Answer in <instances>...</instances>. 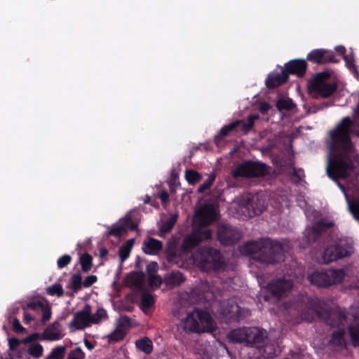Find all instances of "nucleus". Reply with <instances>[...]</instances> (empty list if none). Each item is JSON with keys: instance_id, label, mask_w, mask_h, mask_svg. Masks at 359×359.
Returning <instances> with one entry per match:
<instances>
[{"instance_id": "2eb2a0df", "label": "nucleus", "mask_w": 359, "mask_h": 359, "mask_svg": "<svg viewBox=\"0 0 359 359\" xmlns=\"http://www.w3.org/2000/svg\"><path fill=\"white\" fill-rule=\"evenodd\" d=\"M91 306L86 304L83 309L74 314L73 319L69 323V327L73 330H83L91 325Z\"/></svg>"}, {"instance_id": "c85d7f7f", "label": "nucleus", "mask_w": 359, "mask_h": 359, "mask_svg": "<svg viewBox=\"0 0 359 359\" xmlns=\"http://www.w3.org/2000/svg\"><path fill=\"white\" fill-rule=\"evenodd\" d=\"M178 217L177 213L172 214L163 223L160 227V236H163L164 234L169 233L172 229L177 221Z\"/></svg>"}, {"instance_id": "1a4fd4ad", "label": "nucleus", "mask_w": 359, "mask_h": 359, "mask_svg": "<svg viewBox=\"0 0 359 359\" xmlns=\"http://www.w3.org/2000/svg\"><path fill=\"white\" fill-rule=\"evenodd\" d=\"M353 252L351 242L347 239H339L338 241L327 245L323 250L322 259L324 263L329 264L350 256Z\"/></svg>"}, {"instance_id": "8fccbe9b", "label": "nucleus", "mask_w": 359, "mask_h": 359, "mask_svg": "<svg viewBox=\"0 0 359 359\" xmlns=\"http://www.w3.org/2000/svg\"><path fill=\"white\" fill-rule=\"evenodd\" d=\"M124 233H126L125 227L121 226V223L112 226L108 232V235L115 237H120Z\"/></svg>"}, {"instance_id": "680f3d73", "label": "nucleus", "mask_w": 359, "mask_h": 359, "mask_svg": "<svg viewBox=\"0 0 359 359\" xmlns=\"http://www.w3.org/2000/svg\"><path fill=\"white\" fill-rule=\"evenodd\" d=\"M13 329L17 333H20L25 330V329L20 324L19 320L17 318L14 319L13 320Z\"/></svg>"}, {"instance_id": "f704fd0d", "label": "nucleus", "mask_w": 359, "mask_h": 359, "mask_svg": "<svg viewBox=\"0 0 359 359\" xmlns=\"http://www.w3.org/2000/svg\"><path fill=\"white\" fill-rule=\"evenodd\" d=\"M155 303L154 297L149 292H143L141 295L140 308L142 311L151 308Z\"/></svg>"}, {"instance_id": "69168bd1", "label": "nucleus", "mask_w": 359, "mask_h": 359, "mask_svg": "<svg viewBox=\"0 0 359 359\" xmlns=\"http://www.w3.org/2000/svg\"><path fill=\"white\" fill-rule=\"evenodd\" d=\"M335 50L339 53L340 54L343 55H344V59L346 61L347 63L349 62V60L348 58V56L347 55H345V53H346V48L344 46H338L335 48Z\"/></svg>"}, {"instance_id": "f3484780", "label": "nucleus", "mask_w": 359, "mask_h": 359, "mask_svg": "<svg viewBox=\"0 0 359 359\" xmlns=\"http://www.w3.org/2000/svg\"><path fill=\"white\" fill-rule=\"evenodd\" d=\"M306 60L317 65H324L330 62L338 63L339 62L332 50L323 48L312 50L308 53Z\"/></svg>"}, {"instance_id": "3c124183", "label": "nucleus", "mask_w": 359, "mask_h": 359, "mask_svg": "<svg viewBox=\"0 0 359 359\" xmlns=\"http://www.w3.org/2000/svg\"><path fill=\"white\" fill-rule=\"evenodd\" d=\"M41 311L42 313L41 322L42 323H45L50 319L52 315L51 308L48 303L44 304Z\"/></svg>"}, {"instance_id": "79ce46f5", "label": "nucleus", "mask_w": 359, "mask_h": 359, "mask_svg": "<svg viewBox=\"0 0 359 359\" xmlns=\"http://www.w3.org/2000/svg\"><path fill=\"white\" fill-rule=\"evenodd\" d=\"M126 335V332L121 330L119 328L116 329L108 336L109 342H117L123 339Z\"/></svg>"}, {"instance_id": "5fc2aeb1", "label": "nucleus", "mask_w": 359, "mask_h": 359, "mask_svg": "<svg viewBox=\"0 0 359 359\" xmlns=\"http://www.w3.org/2000/svg\"><path fill=\"white\" fill-rule=\"evenodd\" d=\"M72 261V257L69 255H64L58 258L57 261V267L62 269L67 266Z\"/></svg>"}, {"instance_id": "7ed1b4c3", "label": "nucleus", "mask_w": 359, "mask_h": 359, "mask_svg": "<svg viewBox=\"0 0 359 359\" xmlns=\"http://www.w3.org/2000/svg\"><path fill=\"white\" fill-rule=\"evenodd\" d=\"M180 325L186 333L212 332L217 327L211 315L199 309L189 312L181 320Z\"/></svg>"}, {"instance_id": "6ab92c4d", "label": "nucleus", "mask_w": 359, "mask_h": 359, "mask_svg": "<svg viewBox=\"0 0 359 359\" xmlns=\"http://www.w3.org/2000/svg\"><path fill=\"white\" fill-rule=\"evenodd\" d=\"M323 318L326 324L331 327L344 325L346 323L347 317L344 311L337 309L325 311Z\"/></svg>"}, {"instance_id": "4468645a", "label": "nucleus", "mask_w": 359, "mask_h": 359, "mask_svg": "<svg viewBox=\"0 0 359 359\" xmlns=\"http://www.w3.org/2000/svg\"><path fill=\"white\" fill-rule=\"evenodd\" d=\"M293 287V283L290 279L279 278L269 283L266 286L267 292L272 297L280 299L286 295Z\"/></svg>"}, {"instance_id": "c9c22d12", "label": "nucleus", "mask_w": 359, "mask_h": 359, "mask_svg": "<svg viewBox=\"0 0 359 359\" xmlns=\"http://www.w3.org/2000/svg\"><path fill=\"white\" fill-rule=\"evenodd\" d=\"M204 285H198L191 289L189 293V297L194 299L195 301H200L205 297L206 290L204 289Z\"/></svg>"}, {"instance_id": "b1692460", "label": "nucleus", "mask_w": 359, "mask_h": 359, "mask_svg": "<svg viewBox=\"0 0 359 359\" xmlns=\"http://www.w3.org/2000/svg\"><path fill=\"white\" fill-rule=\"evenodd\" d=\"M266 338L267 335L266 334V337L263 339L262 342L257 344H253L252 346H255L258 349L259 353L264 358L271 359L276 355V350L273 344H264V341Z\"/></svg>"}, {"instance_id": "864d4df0", "label": "nucleus", "mask_w": 359, "mask_h": 359, "mask_svg": "<svg viewBox=\"0 0 359 359\" xmlns=\"http://www.w3.org/2000/svg\"><path fill=\"white\" fill-rule=\"evenodd\" d=\"M46 303L42 302L41 301L32 302L27 304L25 306L23 307V310L25 309H32L33 311H41L42 307L44 306Z\"/></svg>"}, {"instance_id": "0eeeda50", "label": "nucleus", "mask_w": 359, "mask_h": 359, "mask_svg": "<svg viewBox=\"0 0 359 359\" xmlns=\"http://www.w3.org/2000/svg\"><path fill=\"white\" fill-rule=\"evenodd\" d=\"M266 337V332L258 327H243L231 330L228 338L233 343H245L252 346L263 341Z\"/></svg>"}, {"instance_id": "ea45409f", "label": "nucleus", "mask_w": 359, "mask_h": 359, "mask_svg": "<svg viewBox=\"0 0 359 359\" xmlns=\"http://www.w3.org/2000/svg\"><path fill=\"white\" fill-rule=\"evenodd\" d=\"M185 178L189 184H195L201 181L202 177L201 174L194 170H187L185 172Z\"/></svg>"}, {"instance_id": "f257e3e1", "label": "nucleus", "mask_w": 359, "mask_h": 359, "mask_svg": "<svg viewBox=\"0 0 359 359\" xmlns=\"http://www.w3.org/2000/svg\"><path fill=\"white\" fill-rule=\"evenodd\" d=\"M355 126L352 119L343 118L336 128L330 132V151L331 157L327 166V174L334 181L346 179L354 169V165L348 153L353 152L354 144L351 135L359 133L353 130Z\"/></svg>"}, {"instance_id": "e2e57ef3", "label": "nucleus", "mask_w": 359, "mask_h": 359, "mask_svg": "<svg viewBox=\"0 0 359 359\" xmlns=\"http://www.w3.org/2000/svg\"><path fill=\"white\" fill-rule=\"evenodd\" d=\"M158 270V264L155 262H150L147 266V271L149 274H154L155 272H156Z\"/></svg>"}, {"instance_id": "0e129e2a", "label": "nucleus", "mask_w": 359, "mask_h": 359, "mask_svg": "<svg viewBox=\"0 0 359 359\" xmlns=\"http://www.w3.org/2000/svg\"><path fill=\"white\" fill-rule=\"evenodd\" d=\"M334 104V102L330 101V102H324L319 104H316L313 106V108L316 109V111L318 110H322L326 107H329L332 106Z\"/></svg>"}, {"instance_id": "13d9d810", "label": "nucleus", "mask_w": 359, "mask_h": 359, "mask_svg": "<svg viewBox=\"0 0 359 359\" xmlns=\"http://www.w3.org/2000/svg\"><path fill=\"white\" fill-rule=\"evenodd\" d=\"M39 338V333H32L27 336V337L22 339V344H29L34 341L37 340Z\"/></svg>"}, {"instance_id": "a19ab883", "label": "nucleus", "mask_w": 359, "mask_h": 359, "mask_svg": "<svg viewBox=\"0 0 359 359\" xmlns=\"http://www.w3.org/2000/svg\"><path fill=\"white\" fill-rule=\"evenodd\" d=\"M121 226L125 227L126 233L128 230L135 231L137 228V224L135 223L130 216L126 215L120 220Z\"/></svg>"}, {"instance_id": "4c0bfd02", "label": "nucleus", "mask_w": 359, "mask_h": 359, "mask_svg": "<svg viewBox=\"0 0 359 359\" xmlns=\"http://www.w3.org/2000/svg\"><path fill=\"white\" fill-rule=\"evenodd\" d=\"M348 209L354 219L359 221V194L357 198L348 201Z\"/></svg>"}, {"instance_id": "aec40b11", "label": "nucleus", "mask_w": 359, "mask_h": 359, "mask_svg": "<svg viewBox=\"0 0 359 359\" xmlns=\"http://www.w3.org/2000/svg\"><path fill=\"white\" fill-rule=\"evenodd\" d=\"M334 224L332 221L327 222L324 219H321L315 223L314 225L312 226L311 231L308 233V242L309 243H315L322 233L332 228L334 226Z\"/></svg>"}, {"instance_id": "4be33fe9", "label": "nucleus", "mask_w": 359, "mask_h": 359, "mask_svg": "<svg viewBox=\"0 0 359 359\" xmlns=\"http://www.w3.org/2000/svg\"><path fill=\"white\" fill-rule=\"evenodd\" d=\"M288 76L283 69L280 73H272L268 75L265 81L266 86L269 89H274L285 83Z\"/></svg>"}, {"instance_id": "c03bdc74", "label": "nucleus", "mask_w": 359, "mask_h": 359, "mask_svg": "<svg viewBox=\"0 0 359 359\" xmlns=\"http://www.w3.org/2000/svg\"><path fill=\"white\" fill-rule=\"evenodd\" d=\"M215 180V175L214 173L210 174L208 175V178L198 188V192L203 193L206 190L209 189L212 187Z\"/></svg>"}, {"instance_id": "423d86ee", "label": "nucleus", "mask_w": 359, "mask_h": 359, "mask_svg": "<svg viewBox=\"0 0 359 359\" xmlns=\"http://www.w3.org/2000/svg\"><path fill=\"white\" fill-rule=\"evenodd\" d=\"M346 276L343 269H323L313 271L307 277L311 285L318 287H327L330 285L341 283Z\"/></svg>"}, {"instance_id": "6e6552de", "label": "nucleus", "mask_w": 359, "mask_h": 359, "mask_svg": "<svg viewBox=\"0 0 359 359\" xmlns=\"http://www.w3.org/2000/svg\"><path fill=\"white\" fill-rule=\"evenodd\" d=\"M269 173V166L260 161H244L232 170L233 178L264 177Z\"/></svg>"}, {"instance_id": "e433bc0d", "label": "nucleus", "mask_w": 359, "mask_h": 359, "mask_svg": "<svg viewBox=\"0 0 359 359\" xmlns=\"http://www.w3.org/2000/svg\"><path fill=\"white\" fill-rule=\"evenodd\" d=\"M83 285L82 276L80 273H74L70 278L69 287L74 292L81 290Z\"/></svg>"}, {"instance_id": "cd10ccee", "label": "nucleus", "mask_w": 359, "mask_h": 359, "mask_svg": "<svg viewBox=\"0 0 359 359\" xmlns=\"http://www.w3.org/2000/svg\"><path fill=\"white\" fill-rule=\"evenodd\" d=\"M135 345L137 349L145 354H150L153 351V342L147 337L136 340Z\"/></svg>"}, {"instance_id": "c756f323", "label": "nucleus", "mask_w": 359, "mask_h": 359, "mask_svg": "<svg viewBox=\"0 0 359 359\" xmlns=\"http://www.w3.org/2000/svg\"><path fill=\"white\" fill-rule=\"evenodd\" d=\"M348 332L352 345L354 347L359 346V322L349 325L348 326Z\"/></svg>"}, {"instance_id": "5701e85b", "label": "nucleus", "mask_w": 359, "mask_h": 359, "mask_svg": "<svg viewBox=\"0 0 359 359\" xmlns=\"http://www.w3.org/2000/svg\"><path fill=\"white\" fill-rule=\"evenodd\" d=\"M184 281L185 277L180 271H172L167 273L163 277V282L168 288L178 287Z\"/></svg>"}, {"instance_id": "09e8293b", "label": "nucleus", "mask_w": 359, "mask_h": 359, "mask_svg": "<svg viewBox=\"0 0 359 359\" xmlns=\"http://www.w3.org/2000/svg\"><path fill=\"white\" fill-rule=\"evenodd\" d=\"M148 281L151 287L158 288L162 284L163 279L158 275L149 274Z\"/></svg>"}, {"instance_id": "58836bf2", "label": "nucleus", "mask_w": 359, "mask_h": 359, "mask_svg": "<svg viewBox=\"0 0 359 359\" xmlns=\"http://www.w3.org/2000/svg\"><path fill=\"white\" fill-rule=\"evenodd\" d=\"M66 352V347L65 346H58L54 348L46 359H64Z\"/></svg>"}, {"instance_id": "20e7f679", "label": "nucleus", "mask_w": 359, "mask_h": 359, "mask_svg": "<svg viewBox=\"0 0 359 359\" xmlns=\"http://www.w3.org/2000/svg\"><path fill=\"white\" fill-rule=\"evenodd\" d=\"M196 260L203 271H217L224 266V259L220 250L212 247H203L196 253Z\"/></svg>"}, {"instance_id": "052dcab7", "label": "nucleus", "mask_w": 359, "mask_h": 359, "mask_svg": "<svg viewBox=\"0 0 359 359\" xmlns=\"http://www.w3.org/2000/svg\"><path fill=\"white\" fill-rule=\"evenodd\" d=\"M39 338V333H32L27 336V337L22 339V344H29L34 341L37 340Z\"/></svg>"}, {"instance_id": "774afa93", "label": "nucleus", "mask_w": 359, "mask_h": 359, "mask_svg": "<svg viewBox=\"0 0 359 359\" xmlns=\"http://www.w3.org/2000/svg\"><path fill=\"white\" fill-rule=\"evenodd\" d=\"M34 320V318L32 316L27 312L24 313V319L23 321L25 324H29L31 321Z\"/></svg>"}, {"instance_id": "393cba45", "label": "nucleus", "mask_w": 359, "mask_h": 359, "mask_svg": "<svg viewBox=\"0 0 359 359\" xmlns=\"http://www.w3.org/2000/svg\"><path fill=\"white\" fill-rule=\"evenodd\" d=\"M163 248V243L156 238H149L143 245V251L147 255H157Z\"/></svg>"}, {"instance_id": "ddd939ff", "label": "nucleus", "mask_w": 359, "mask_h": 359, "mask_svg": "<svg viewBox=\"0 0 359 359\" xmlns=\"http://www.w3.org/2000/svg\"><path fill=\"white\" fill-rule=\"evenodd\" d=\"M217 236L219 242L224 246L236 244L241 237L238 231L227 224H222L218 226Z\"/></svg>"}, {"instance_id": "a18cd8bd", "label": "nucleus", "mask_w": 359, "mask_h": 359, "mask_svg": "<svg viewBox=\"0 0 359 359\" xmlns=\"http://www.w3.org/2000/svg\"><path fill=\"white\" fill-rule=\"evenodd\" d=\"M43 348L39 343L33 344L28 348V353L36 358H40L43 355Z\"/></svg>"}, {"instance_id": "49530a36", "label": "nucleus", "mask_w": 359, "mask_h": 359, "mask_svg": "<svg viewBox=\"0 0 359 359\" xmlns=\"http://www.w3.org/2000/svg\"><path fill=\"white\" fill-rule=\"evenodd\" d=\"M130 325V318L127 316H121L118 320L116 327L119 328L122 331L128 332Z\"/></svg>"}, {"instance_id": "f03ea898", "label": "nucleus", "mask_w": 359, "mask_h": 359, "mask_svg": "<svg viewBox=\"0 0 359 359\" xmlns=\"http://www.w3.org/2000/svg\"><path fill=\"white\" fill-rule=\"evenodd\" d=\"M242 254L262 264H275L284 261L283 245L269 238L249 241L241 247Z\"/></svg>"}, {"instance_id": "412c9836", "label": "nucleus", "mask_w": 359, "mask_h": 359, "mask_svg": "<svg viewBox=\"0 0 359 359\" xmlns=\"http://www.w3.org/2000/svg\"><path fill=\"white\" fill-rule=\"evenodd\" d=\"M64 336L61 324L55 321L49 325L42 333V339L48 341H57Z\"/></svg>"}, {"instance_id": "338daca9", "label": "nucleus", "mask_w": 359, "mask_h": 359, "mask_svg": "<svg viewBox=\"0 0 359 359\" xmlns=\"http://www.w3.org/2000/svg\"><path fill=\"white\" fill-rule=\"evenodd\" d=\"M159 198L162 203H167L169 200V194L166 191H163L159 194Z\"/></svg>"}, {"instance_id": "dca6fc26", "label": "nucleus", "mask_w": 359, "mask_h": 359, "mask_svg": "<svg viewBox=\"0 0 359 359\" xmlns=\"http://www.w3.org/2000/svg\"><path fill=\"white\" fill-rule=\"evenodd\" d=\"M217 219V213L212 205H205L196 212L194 222L198 225V229H206L208 226Z\"/></svg>"}, {"instance_id": "39448f33", "label": "nucleus", "mask_w": 359, "mask_h": 359, "mask_svg": "<svg viewBox=\"0 0 359 359\" xmlns=\"http://www.w3.org/2000/svg\"><path fill=\"white\" fill-rule=\"evenodd\" d=\"M329 78L330 74L326 72L318 73L309 83V93L316 99L332 96L337 90V85L335 83L326 82Z\"/></svg>"}, {"instance_id": "37998d69", "label": "nucleus", "mask_w": 359, "mask_h": 359, "mask_svg": "<svg viewBox=\"0 0 359 359\" xmlns=\"http://www.w3.org/2000/svg\"><path fill=\"white\" fill-rule=\"evenodd\" d=\"M46 292L51 296L56 295L57 297H62L64 294V290L61 284L55 283L47 287Z\"/></svg>"}, {"instance_id": "603ef678", "label": "nucleus", "mask_w": 359, "mask_h": 359, "mask_svg": "<svg viewBox=\"0 0 359 359\" xmlns=\"http://www.w3.org/2000/svg\"><path fill=\"white\" fill-rule=\"evenodd\" d=\"M85 354L80 347H76L69 353L67 359H84Z\"/></svg>"}, {"instance_id": "bf43d9fd", "label": "nucleus", "mask_w": 359, "mask_h": 359, "mask_svg": "<svg viewBox=\"0 0 359 359\" xmlns=\"http://www.w3.org/2000/svg\"><path fill=\"white\" fill-rule=\"evenodd\" d=\"M39 338V333H32L27 336V337L22 339V344H29L34 341L37 340Z\"/></svg>"}, {"instance_id": "7c9ffc66", "label": "nucleus", "mask_w": 359, "mask_h": 359, "mask_svg": "<svg viewBox=\"0 0 359 359\" xmlns=\"http://www.w3.org/2000/svg\"><path fill=\"white\" fill-rule=\"evenodd\" d=\"M133 245L134 240L129 239L125 244L120 247L118 250V255L121 263L125 262L129 257Z\"/></svg>"}, {"instance_id": "9b49d317", "label": "nucleus", "mask_w": 359, "mask_h": 359, "mask_svg": "<svg viewBox=\"0 0 359 359\" xmlns=\"http://www.w3.org/2000/svg\"><path fill=\"white\" fill-rule=\"evenodd\" d=\"M212 237V231L209 229H198L187 236L180 246V252L186 254L191 252L201 242L208 241Z\"/></svg>"}, {"instance_id": "de8ad7c7", "label": "nucleus", "mask_w": 359, "mask_h": 359, "mask_svg": "<svg viewBox=\"0 0 359 359\" xmlns=\"http://www.w3.org/2000/svg\"><path fill=\"white\" fill-rule=\"evenodd\" d=\"M107 316V312L103 308H100L97 310L95 314L90 313L91 324H96L100 320Z\"/></svg>"}, {"instance_id": "9d476101", "label": "nucleus", "mask_w": 359, "mask_h": 359, "mask_svg": "<svg viewBox=\"0 0 359 359\" xmlns=\"http://www.w3.org/2000/svg\"><path fill=\"white\" fill-rule=\"evenodd\" d=\"M259 118L258 114H250L247 117L246 121L237 120L223 126L219 133L215 136V143L219 144L225 137L229 136L231 132L234 131L239 126H241V129L244 133L246 134L249 133L253 128L255 121Z\"/></svg>"}, {"instance_id": "4d7b16f0", "label": "nucleus", "mask_w": 359, "mask_h": 359, "mask_svg": "<svg viewBox=\"0 0 359 359\" xmlns=\"http://www.w3.org/2000/svg\"><path fill=\"white\" fill-rule=\"evenodd\" d=\"M97 280V278L95 275H90L87 276L83 282V286L89 287L93 285Z\"/></svg>"}, {"instance_id": "a878e982", "label": "nucleus", "mask_w": 359, "mask_h": 359, "mask_svg": "<svg viewBox=\"0 0 359 359\" xmlns=\"http://www.w3.org/2000/svg\"><path fill=\"white\" fill-rule=\"evenodd\" d=\"M177 240L174 236L168 240L166 246V254L170 262L174 261L182 254L180 252V249H177Z\"/></svg>"}, {"instance_id": "6e6d98bb", "label": "nucleus", "mask_w": 359, "mask_h": 359, "mask_svg": "<svg viewBox=\"0 0 359 359\" xmlns=\"http://www.w3.org/2000/svg\"><path fill=\"white\" fill-rule=\"evenodd\" d=\"M21 344H22V339L20 340L16 337H11L8 339V346L11 351H15Z\"/></svg>"}, {"instance_id": "72a5a7b5", "label": "nucleus", "mask_w": 359, "mask_h": 359, "mask_svg": "<svg viewBox=\"0 0 359 359\" xmlns=\"http://www.w3.org/2000/svg\"><path fill=\"white\" fill-rule=\"evenodd\" d=\"M79 262L81 264L82 271L83 272H88L92 268L93 257L90 254L86 252L80 257Z\"/></svg>"}, {"instance_id": "f8f14e48", "label": "nucleus", "mask_w": 359, "mask_h": 359, "mask_svg": "<svg viewBox=\"0 0 359 359\" xmlns=\"http://www.w3.org/2000/svg\"><path fill=\"white\" fill-rule=\"evenodd\" d=\"M244 208L250 217L260 215L267 207L265 198L259 194H248L243 197Z\"/></svg>"}, {"instance_id": "2f4dec72", "label": "nucleus", "mask_w": 359, "mask_h": 359, "mask_svg": "<svg viewBox=\"0 0 359 359\" xmlns=\"http://www.w3.org/2000/svg\"><path fill=\"white\" fill-rule=\"evenodd\" d=\"M127 280L133 286H140L144 283V274L142 271L133 272L127 277Z\"/></svg>"}, {"instance_id": "473e14b6", "label": "nucleus", "mask_w": 359, "mask_h": 359, "mask_svg": "<svg viewBox=\"0 0 359 359\" xmlns=\"http://www.w3.org/2000/svg\"><path fill=\"white\" fill-rule=\"evenodd\" d=\"M276 107L278 111H290L295 107V104L290 98H280L277 100Z\"/></svg>"}, {"instance_id": "a211bd4d", "label": "nucleus", "mask_w": 359, "mask_h": 359, "mask_svg": "<svg viewBox=\"0 0 359 359\" xmlns=\"http://www.w3.org/2000/svg\"><path fill=\"white\" fill-rule=\"evenodd\" d=\"M307 67L308 65L305 60L294 59L285 63L283 70L288 77L291 74L302 78L304 76Z\"/></svg>"}, {"instance_id": "bb28decb", "label": "nucleus", "mask_w": 359, "mask_h": 359, "mask_svg": "<svg viewBox=\"0 0 359 359\" xmlns=\"http://www.w3.org/2000/svg\"><path fill=\"white\" fill-rule=\"evenodd\" d=\"M344 336V329H339L333 332L330 339V344L341 348H344L346 346Z\"/></svg>"}]
</instances>
